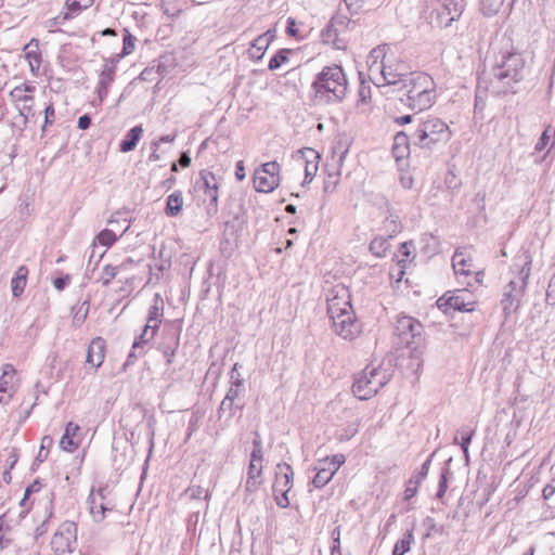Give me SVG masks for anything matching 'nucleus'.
Listing matches in <instances>:
<instances>
[{"label": "nucleus", "mask_w": 555, "mask_h": 555, "mask_svg": "<svg viewBox=\"0 0 555 555\" xmlns=\"http://www.w3.org/2000/svg\"><path fill=\"white\" fill-rule=\"evenodd\" d=\"M399 90L404 91L402 103L416 114L429 109L436 102V82L426 73H410Z\"/></svg>", "instance_id": "1"}, {"label": "nucleus", "mask_w": 555, "mask_h": 555, "mask_svg": "<svg viewBox=\"0 0 555 555\" xmlns=\"http://www.w3.org/2000/svg\"><path fill=\"white\" fill-rule=\"evenodd\" d=\"M315 99L326 104L344 101L348 92V79L341 66H325L312 82Z\"/></svg>", "instance_id": "2"}, {"label": "nucleus", "mask_w": 555, "mask_h": 555, "mask_svg": "<svg viewBox=\"0 0 555 555\" xmlns=\"http://www.w3.org/2000/svg\"><path fill=\"white\" fill-rule=\"evenodd\" d=\"M525 60L520 53L508 52L492 68L489 88L492 93L515 92L514 85L524 79Z\"/></svg>", "instance_id": "3"}, {"label": "nucleus", "mask_w": 555, "mask_h": 555, "mask_svg": "<svg viewBox=\"0 0 555 555\" xmlns=\"http://www.w3.org/2000/svg\"><path fill=\"white\" fill-rule=\"evenodd\" d=\"M452 137V131L441 118L427 115L416 118V129L411 134V140L420 149L433 151L438 144L447 143Z\"/></svg>", "instance_id": "4"}, {"label": "nucleus", "mask_w": 555, "mask_h": 555, "mask_svg": "<svg viewBox=\"0 0 555 555\" xmlns=\"http://www.w3.org/2000/svg\"><path fill=\"white\" fill-rule=\"evenodd\" d=\"M390 47L382 44L374 48L369 56L370 69L374 67L380 72L382 77L387 85L403 86L405 76L410 74L404 72V64L398 63L392 53H389Z\"/></svg>", "instance_id": "5"}, {"label": "nucleus", "mask_w": 555, "mask_h": 555, "mask_svg": "<svg viewBox=\"0 0 555 555\" xmlns=\"http://www.w3.org/2000/svg\"><path fill=\"white\" fill-rule=\"evenodd\" d=\"M529 271V268L522 266L519 270V275L511 280L506 285L501 300V305L505 313H512L518 309L527 284Z\"/></svg>", "instance_id": "6"}, {"label": "nucleus", "mask_w": 555, "mask_h": 555, "mask_svg": "<svg viewBox=\"0 0 555 555\" xmlns=\"http://www.w3.org/2000/svg\"><path fill=\"white\" fill-rule=\"evenodd\" d=\"M195 188L199 192H203V201L206 203V215L214 217L218 212V198H219V186L215 175L204 169L199 172L198 178L195 182Z\"/></svg>", "instance_id": "7"}, {"label": "nucleus", "mask_w": 555, "mask_h": 555, "mask_svg": "<svg viewBox=\"0 0 555 555\" xmlns=\"http://www.w3.org/2000/svg\"><path fill=\"white\" fill-rule=\"evenodd\" d=\"M423 328L422 323L410 315L398 317L395 326L400 343L413 348H417L421 343Z\"/></svg>", "instance_id": "8"}, {"label": "nucleus", "mask_w": 555, "mask_h": 555, "mask_svg": "<svg viewBox=\"0 0 555 555\" xmlns=\"http://www.w3.org/2000/svg\"><path fill=\"white\" fill-rule=\"evenodd\" d=\"M280 165L276 162L263 164L254 173V186L257 192L271 193L280 184Z\"/></svg>", "instance_id": "9"}, {"label": "nucleus", "mask_w": 555, "mask_h": 555, "mask_svg": "<svg viewBox=\"0 0 555 555\" xmlns=\"http://www.w3.org/2000/svg\"><path fill=\"white\" fill-rule=\"evenodd\" d=\"M330 319L335 333L344 339H353L361 333V324L352 308L331 315Z\"/></svg>", "instance_id": "10"}, {"label": "nucleus", "mask_w": 555, "mask_h": 555, "mask_svg": "<svg viewBox=\"0 0 555 555\" xmlns=\"http://www.w3.org/2000/svg\"><path fill=\"white\" fill-rule=\"evenodd\" d=\"M464 0H440V7L431 15V22L441 28L451 26L464 11Z\"/></svg>", "instance_id": "11"}, {"label": "nucleus", "mask_w": 555, "mask_h": 555, "mask_svg": "<svg viewBox=\"0 0 555 555\" xmlns=\"http://www.w3.org/2000/svg\"><path fill=\"white\" fill-rule=\"evenodd\" d=\"M328 317L351 309L350 293L344 284H336L326 291Z\"/></svg>", "instance_id": "12"}, {"label": "nucleus", "mask_w": 555, "mask_h": 555, "mask_svg": "<svg viewBox=\"0 0 555 555\" xmlns=\"http://www.w3.org/2000/svg\"><path fill=\"white\" fill-rule=\"evenodd\" d=\"M76 540V524L73 521H64L51 540V547L57 555L72 552V544Z\"/></svg>", "instance_id": "13"}, {"label": "nucleus", "mask_w": 555, "mask_h": 555, "mask_svg": "<svg viewBox=\"0 0 555 555\" xmlns=\"http://www.w3.org/2000/svg\"><path fill=\"white\" fill-rule=\"evenodd\" d=\"M444 297L439 298V306H443ZM475 301L473 295L467 289H459L454 292L448 299L444 306L461 312H469L474 310Z\"/></svg>", "instance_id": "14"}, {"label": "nucleus", "mask_w": 555, "mask_h": 555, "mask_svg": "<svg viewBox=\"0 0 555 555\" xmlns=\"http://www.w3.org/2000/svg\"><path fill=\"white\" fill-rule=\"evenodd\" d=\"M363 372L370 379L371 385H373L376 392H378V390L382 389L391 379L393 371L390 364L385 366L383 363H380L378 365L369 364L363 369Z\"/></svg>", "instance_id": "15"}, {"label": "nucleus", "mask_w": 555, "mask_h": 555, "mask_svg": "<svg viewBox=\"0 0 555 555\" xmlns=\"http://www.w3.org/2000/svg\"><path fill=\"white\" fill-rule=\"evenodd\" d=\"M294 470L287 463H280L276 466L275 481L273 483V493L285 490L289 492L293 488Z\"/></svg>", "instance_id": "16"}, {"label": "nucleus", "mask_w": 555, "mask_h": 555, "mask_svg": "<svg viewBox=\"0 0 555 555\" xmlns=\"http://www.w3.org/2000/svg\"><path fill=\"white\" fill-rule=\"evenodd\" d=\"M274 38L275 31L271 29L258 36L251 42V47L248 50L249 57L251 60L260 61Z\"/></svg>", "instance_id": "17"}, {"label": "nucleus", "mask_w": 555, "mask_h": 555, "mask_svg": "<svg viewBox=\"0 0 555 555\" xmlns=\"http://www.w3.org/2000/svg\"><path fill=\"white\" fill-rule=\"evenodd\" d=\"M105 357V341L101 337H96L92 339L90 343L88 350L86 362L90 364L94 370L99 369Z\"/></svg>", "instance_id": "18"}, {"label": "nucleus", "mask_w": 555, "mask_h": 555, "mask_svg": "<svg viewBox=\"0 0 555 555\" xmlns=\"http://www.w3.org/2000/svg\"><path fill=\"white\" fill-rule=\"evenodd\" d=\"M352 392L360 400H367L377 393L363 371L356 376Z\"/></svg>", "instance_id": "19"}, {"label": "nucleus", "mask_w": 555, "mask_h": 555, "mask_svg": "<svg viewBox=\"0 0 555 555\" xmlns=\"http://www.w3.org/2000/svg\"><path fill=\"white\" fill-rule=\"evenodd\" d=\"M380 201L384 203L386 207V216L383 221V229L388 237H393L402 230L400 218L389 206L388 202L385 198H382Z\"/></svg>", "instance_id": "20"}, {"label": "nucleus", "mask_w": 555, "mask_h": 555, "mask_svg": "<svg viewBox=\"0 0 555 555\" xmlns=\"http://www.w3.org/2000/svg\"><path fill=\"white\" fill-rule=\"evenodd\" d=\"M25 59L28 62L29 69L33 75L37 76L42 62L41 52L39 49V41L31 39L24 48Z\"/></svg>", "instance_id": "21"}, {"label": "nucleus", "mask_w": 555, "mask_h": 555, "mask_svg": "<svg viewBox=\"0 0 555 555\" xmlns=\"http://www.w3.org/2000/svg\"><path fill=\"white\" fill-rule=\"evenodd\" d=\"M179 347V333L178 331L168 330L166 331V338L159 345L158 349L162 351L166 359L167 364H171L176 356V351Z\"/></svg>", "instance_id": "22"}, {"label": "nucleus", "mask_w": 555, "mask_h": 555, "mask_svg": "<svg viewBox=\"0 0 555 555\" xmlns=\"http://www.w3.org/2000/svg\"><path fill=\"white\" fill-rule=\"evenodd\" d=\"M262 472H263L262 463L249 462L247 479L245 482V491L246 492L253 493L258 490V488L261 486V483L263 481Z\"/></svg>", "instance_id": "23"}, {"label": "nucleus", "mask_w": 555, "mask_h": 555, "mask_svg": "<svg viewBox=\"0 0 555 555\" xmlns=\"http://www.w3.org/2000/svg\"><path fill=\"white\" fill-rule=\"evenodd\" d=\"M114 78L115 65L104 64L96 86V92L101 102L106 98L108 93V87L114 81Z\"/></svg>", "instance_id": "24"}, {"label": "nucleus", "mask_w": 555, "mask_h": 555, "mask_svg": "<svg viewBox=\"0 0 555 555\" xmlns=\"http://www.w3.org/2000/svg\"><path fill=\"white\" fill-rule=\"evenodd\" d=\"M65 9V12H61L54 17V24L63 25L66 21L78 16L88 7H82V2L79 0H66Z\"/></svg>", "instance_id": "25"}, {"label": "nucleus", "mask_w": 555, "mask_h": 555, "mask_svg": "<svg viewBox=\"0 0 555 555\" xmlns=\"http://www.w3.org/2000/svg\"><path fill=\"white\" fill-rule=\"evenodd\" d=\"M142 134L143 127L141 125L134 126L126 133L125 138L121 140L119 150L124 153L133 151L137 147Z\"/></svg>", "instance_id": "26"}, {"label": "nucleus", "mask_w": 555, "mask_h": 555, "mask_svg": "<svg viewBox=\"0 0 555 555\" xmlns=\"http://www.w3.org/2000/svg\"><path fill=\"white\" fill-rule=\"evenodd\" d=\"M409 135L404 132H398L395 135L392 144V154L397 160L403 159L409 155Z\"/></svg>", "instance_id": "27"}, {"label": "nucleus", "mask_w": 555, "mask_h": 555, "mask_svg": "<svg viewBox=\"0 0 555 555\" xmlns=\"http://www.w3.org/2000/svg\"><path fill=\"white\" fill-rule=\"evenodd\" d=\"M306 158L305 166V182H311L318 171V158L319 154L312 149H306L301 152Z\"/></svg>", "instance_id": "28"}, {"label": "nucleus", "mask_w": 555, "mask_h": 555, "mask_svg": "<svg viewBox=\"0 0 555 555\" xmlns=\"http://www.w3.org/2000/svg\"><path fill=\"white\" fill-rule=\"evenodd\" d=\"M79 431V426L73 422L67 423L65 433L60 440V447L67 452H73L78 444L74 441V436Z\"/></svg>", "instance_id": "29"}, {"label": "nucleus", "mask_w": 555, "mask_h": 555, "mask_svg": "<svg viewBox=\"0 0 555 555\" xmlns=\"http://www.w3.org/2000/svg\"><path fill=\"white\" fill-rule=\"evenodd\" d=\"M28 275V269L25 266L17 268L14 278L11 281L12 294L14 297H18L25 289L26 281Z\"/></svg>", "instance_id": "30"}, {"label": "nucleus", "mask_w": 555, "mask_h": 555, "mask_svg": "<svg viewBox=\"0 0 555 555\" xmlns=\"http://www.w3.org/2000/svg\"><path fill=\"white\" fill-rule=\"evenodd\" d=\"M183 206V195L181 191H175L171 193L166 201V215L169 217H176L180 214Z\"/></svg>", "instance_id": "31"}, {"label": "nucleus", "mask_w": 555, "mask_h": 555, "mask_svg": "<svg viewBox=\"0 0 555 555\" xmlns=\"http://www.w3.org/2000/svg\"><path fill=\"white\" fill-rule=\"evenodd\" d=\"M338 33H340L339 28L335 27L330 22V24L321 31L322 41L326 44H332L337 50L345 49L346 42H337Z\"/></svg>", "instance_id": "32"}, {"label": "nucleus", "mask_w": 555, "mask_h": 555, "mask_svg": "<svg viewBox=\"0 0 555 555\" xmlns=\"http://www.w3.org/2000/svg\"><path fill=\"white\" fill-rule=\"evenodd\" d=\"M318 470L315 476L312 479V483L315 488H322L327 485L335 475V469H331V467L325 466L324 464H320L315 467Z\"/></svg>", "instance_id": "33"}, {"label": "nucleus", "mask_w": 555, "mask_h": 555, "mask_svg": "<svg viewBox=\"0 0 555 555\" xmlns=\"http://www.w3.org/2000/svg\"><path fill=\"white\" fill-rule=\"evenodd\" d=\"M129 229V224L120 232L119 235L115 233L114 229H104L96 236L95 242H99L102 246L109 248L119 237H121Z\"/></svg>", "instance_id": "34"}, {"label": "nucleus", "mask_w": 555, "mask_h": 555, "mask_svg": "<svg viewBox=\"0 0 555 555\" xmlns=\"http://www.w3.org/2000/svg\"><path fill=\"white\" fill-rule=\"evenodd\" d=\"M15 370L11 364L3 366V373L0 378V402L4 401L3 393L8 392L9 386L13 382Z\"/></svg>", "instance_id": "35"}, {"label": "nucleus", "mask_w": 555, "mask_h": 555, "mask_svg": "<svg viewBox=\"0 0 555 555\" xmlns=\"http://www.w3.org/2000/svg\"><path fill=\"white\" fill-rule=\"evenodd\" d=\"M452 267L454 270V273L456 275H469L470 274V264L465 259L463 253L455 251L453 258H452Z\"/></svg>", "instance_id": "36"}, {"label": "nucleus", "mask_w": 555, "mask_h": 555, "mask_svg": "<svg viewBox=\"0 0 555 555\" xmlns=\"http://www.w3.org/2000/svg\"><path fill=\"white\" fill-rule=\"evenodd\" d=\"M474 434L475 429H472L468 426H462L457 430V435L454 437L453 442L459 443L463 451H467Z\"/></svg>", "instance_id": "37"}, {"label": "nucleus", "mask_w": 555, "mask_h": 555, "mask_svg": "<svg viewBox=\"0 0 555 555\" xmlns=\"http://www.w3.org/2000/svg\"><path fill=\"white\" fill-rule=\"evenodd\" d=\"M414 541V535L412 531H408L403 534V537L397 541L395 544L392 555H404L410 551L411 544Z\"/></svg>", "instance_id": "38"}, {"label": "nucleus", "mask_w": 555, "mask_h": 555, "mask_svg": "<svg viewBox=\"0 0 555 555\" xmlns=\"http://www.w3.org/2000/svg\"><path fill=\"white\" fill-rule=\"evenodd\" d=\"M162 317H163V308L159 307L157 304L152 306L149 310V317L146 321V327L151 328L153 331H157L159 324L162 323Z\"/></svg>", "instance_id": "39"}, {"label": "nucleus", "mask_w": 555, "mask_h": 555, "mask_svg": "<svg viewBox=\"0 0 555 555\" xmlns=\"http://www.w3.org/2000/svg\"><path fill=\"white\" fill-rule=\"evenodd\" d=\"M388 238L384 236H377L370 243V250L376 257H384L386 251L389 249Z\"/></svg>", "instance_id": "40"}, {"label": "nucleus", "mask_w": 555, "mask_h": 555, "mask_svg": "<svg viewBox=\"0 0 555 555\" xmlns=\"http://www.w3.org/2000/svg\"><path fill=\"white\" fill-rule=\"evenodd\" d=\"M293 51L291 49H281L279 50L269 61L268 68L270 70L279 69L283 64L289 62L288 54Z\"/></svg>", "instance_id": "41"}, {"label": "nucleus", "mask_w": 555, "mask_h": 555, "mask_svg": "<svg viewBox=\"0 0 555 555\" xmlns=\"http://www.w3.org/2000/svg\"><path fill=\"white\" fill-rule=\"evenodd\" d=\"M135 47V37L131 35V33L125 28L124 29V40H122V51L118 54V57H125L133 52Z\"/></svg>", "instance_id": "42"}, {"label": "nucleus", "mask_w": 555, "mask_h": 555, "mask_svg": "<svg viewBox=\"0 0 555 555\" xmlns=\"http://www.w3.org/2000/svg\"><path fill=\"white\" fill-rule=\"evenodd\" d=\"M504 0H481V11L485 15L492 16L502 8Z\"/></svg>", "instance_id": "43"}, {"label": "nucleus", "mask_w": 555, "mask_h": 555, "mask_svg": "<svg viewBox=\"0 0 555 555\" xmlns=\"http://www.w3.org/2000/svg\"><path fill=\"white\" fill-rule=\"evenodd\" d=\"M118 272H119V267H113V266L106 264L105 267H103V269L101 271L99 282H101L103 286H107L112 282V280L115 279V276L118 274Z\"/></svg>", "instance_id": "44"}, {"label": "nucleus", "mask_w": 555, "mask_h": 555, "mask_svg": "<svg viewBox=\"0 0 555 555\" xmlns=\"http://www.w3.org/2000/svg\"><path fill=\"white\" fill-rule=\"evenodd\" d=\"M10 95L16 103V105H20L22 102H34V98L31 94H26V88H22L20 86L15 87L11 92Z\"/></svg>", "instance_id": "45"}, {"label": "nucleus", "mask_w": 555, "mask_h": 555, "mask_svg": "<svg viewBox=\"0 0 555 555\" xmlns=\"http://www.w3.org/2000/svg\"><path fill=\"white\" fill-rule=\"evenodd\" d=\"M452 476V473L449 467H443L441 470L439 485H438V491H437V499L441 500L448 489V478Z\"/></svg>", "instance_id": "46"}, {"label": "nucleus", "mask_w": 555, "mask_h": 555, "mask_svg": "<svg viewBox=\"0 0 555 555\" xmlns=\"http://www.w3.org/2000/svg\"><path fill=\"white\" fill-rule=\"evenodd\" d=\"M346 462V457L344 454H335L332 457H325L320 460V464H324L331 469H335V473L340 468V466Z\"/></svg>", "instance_id": "47"}, {"label": "nucleus", "mask_w": 555, "mask_h": 555, "mask_svg": "<svg viewBox=\"0 0 555 555\" xmlns=\"http://www.w3.org/2000/svg\"><path fill=\"white\" fill-rule=\"evenodd\" d=\"M421 482H422V480L420 478H417L416 476H413L409 479L405 490H404V500L409 501L416 494Z\"/></svg>", "instance_id": "48"}, {"label": "nucleus", "mask_w": 555, "mask_h": 555, "mask_svg": "<svg viewBox=\"0 0 555 555\" xmlns=\"http://www.w3.org/2000/svg\"><path fill=\"white\" fill-rule=\"evenodd\" d=\"M552 133L555 134V130H553L552 126H547L537 142L534 150L539 152L543 151L548 144Z\"/></svg>", "instance_id": "49"}, {"label": "nucleus", "mask_w": 555, "mask_h": 555, "mask_svg": "<svg viewBox=\"0 0 555 555\" xmlns=\"http://www.w3.org/2000/svg\"><path fill=\"white\" fill-rule=\"evenodd\" d=\"M346 3V7L351 13H357L359 10L363 8L371 9L374 7V3H369L367 0H344Z\"/></svg>", "instance_id": "50"}, {"label": "nucleus", "mask_w": 555, "mask_h": 555, "mask_svg": "<svg viewBox=\"0 0 555 555\" xmlns=\"http://www.w3.org/2000/svg\"><path fill=\"white\" fill-rule=\"evenodd\" d=\"M106 507L103 505V503L96 504L94 499L90 502V513L93 516V519L95 521H101L104 518Z\"/></svg>", "instance_id": "51"}, {"label": "nucleus", "mask_w": 555, "mask_h": 555, "mask_svg": "<svg viewBox=\"0 0 555 555\" xmlns=\"http://www.w3.org/2000/svg\"><path fill=\"white\" fill-rule=\"evenodd\" d=\"M138 349H140V341L139 340H134L133 344H132V349L129 352L124 366H128V365L133 364L134 361L138 359V357L143 354L142 350L139 353H137Z\"/></svg>", "instance_id": "52"}, {"label": "nucleus", "mask_w": 555, "mask_h": 555, "mask_svg": "<svg viewBox=\"0 0 555 555\" xmlns=\"http://www.w3.org/2000/svg\"><path fill=\"white\" fill-rule=\"evenodd\" d=\"M34 102L30 103V102H22L20 105H17V108L20 111V114L22 116H24L25 120L28 119V117H34L35 116V111H34Z\"/></svg>", "instance_id": "53"}, {"label": "nucleus", "mask_w": 555, "mask_h": 555, "mask_svg": "<svg viewBox=\"0 0 555 555\" xmlns=\"http://www.w3.org/2000/svg\"><path fill=\"white\" fill-rule=\"evenodd\" d=\"M478 212L483 214L486 211V192L478 191L473 199Z\"/></svg>", "instance_id": "54"}, {"label": "nucleus", "mask_w": 555, "mask_h": 555, "mask_svg": "<svg viewBox=\"0 0 555 555\" xmlns=\"http://www.w3.org/2000/svg\"><path fill=\"white\" fill-rule=\"evenodd\" d=\"M287 493L288 492H286L285 490L279 491V493H273L275 503L279 507L286 508L289 506V499Z\"/></svg>", "instance_id": "55"}, {"label": "nucleus", "mask_w": 555, "mask_h": 555, "mask_svg": "<svg viewBox=\"0 0 555 555\" xmlns=\"http://www.w3.org/2000/svg\"><path fill=\"white\" fill-rule=\"evenodd\" d=\"M157 331H153L151 328H147L146 325L144 326V330L142 334L135 338L134 340L140 341V349H142V345L149 343L151 339L154 338Z\"/></svg>", "instance_id": "56"}, {"label": "nucleus", "mask_w": 555, "mask_h": 555, "mask_svg": "<svg viewBox=\"0 0 555 555\" xmlns=\"http://www.w3.org/2000/svg\"><path fill=\"white\" fill-rule=\"evenodd\" d=\"M188 492L190 493V496L192 499H201L203 494H204L205 499H208V496H209L208 490H205L204 488H202L199 486H193V487L189 488Z\"/></svg>", "instance_id": "57"}, {"label": "nucleus", "mask_w": 555, "mask_h": 555, "mask_svg": "<svg viewBox=\"0 0 555 555\" xmlns=\"http://www.w3.org/2000/svg\"><path fill=\"white\" fill-rule=\"evenodd\" d=\"M237 364H234L232 372H231V379H232V386L234 388H238L240 390L243 389L244 386V379L241 377L240 374L235 375Z\"/></svg>", "instance_id": "58"}, {"label": "nucleus", "mask_w": 555, "mask_h": 555, "mask_svg": "<svg viewBox=\"0 0 555 555\" xmlns=\"http://www.w3.org/2000/svg\"><path fill=\"white\" fill-rule=\"evenodd\" d=\"M331 23L335 26V27H338L339 28V31L344 28L347 27V25L349 24V18L347 16H344V15H337V16H334L332 20H331Z\"/></svg>", "instance_id": "59"}, {"label": "nucleus", "mask_w": 555, "mask_h": 555, "mask_svg": "<svg viewBox=\"0 0 555 555\" xmlns=\"http://www.w3.org/2000/svg\"><path fill=\"white\" fill-rule=\"evenodd\" d=\"M54 107L52 104L48 105L44 109V125L42 130L44 131L48 125H52L54 121Z\"/></svg>", "instance_id": "60"}, {"label": "nucleus", "mask_w": 555, "mask_h": 555, "mask_svg": "<svg viewBox=\"0 0 555 555\" xmlns=\"http://www.w3.org/2000/svg\"><path fill=\"white\" fill-rule=\"evenodd\" d=\"M233 404H234L233 401H231V400H229V399H227L224 397V399L222 400V402H221V404H220V406L218 409L219 415L221 413H223V412H229V416H232L233 415V412H232L233 411Z\"/></svg>", "instance_id": "61"}, {"label": "nucleus", "mask_w": 555, "mask_h": 555, "mask_svg": "<svg viewBox=\"0 0 555 555\" xmlns=\"http://www.w3.org/2000/svg\"><path fill=\"white\" fill-rule=\"evenodd\" d=\"M434 456V454H431L422 465L421 467V472L415 475L417 478H420L422 481L423 479H425V477L427 476L428 472H429V466H430V463H431V457Z\"/></svg>", "instance_id": "62"}, {"label": "nucleus", "mask_w": 555, "mask_h": 555, "mask_svg": "<svg viewBox=\"0 0 555 555\" xmlns=\"http://www.w3.org/2000/svg\"><path fill=\"white\" fill-rule=\"evenodd\" d=\"M555 494V479L546 485L542 491V495L545 500L551 499Z\"/></svg>", "instance_id": "63"}, {"label": "nucleus", "mask_w": 555, "mask_h": 555, "mask_svg": "<svg viewBox=\"0 0 555 555\" xmlns=\"http://www.w3.org/2000/svg\"><path fill=\"white\" fill-rule=\"evenodd\" d=\"M446 184L449 189H456L461 185V181L453 173H449L446 178Z\"/></svg>", "instance_id": "64"}]
</instances>
